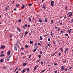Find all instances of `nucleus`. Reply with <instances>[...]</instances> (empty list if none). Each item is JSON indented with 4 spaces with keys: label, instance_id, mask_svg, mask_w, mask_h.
Masks as SVG:
<instances>
[{
    "label": "nucleus",
    "instance_id": "1",
    "mask_svg": "<svg viewBox=\"0 0 73 73\" xmlns=\"http://www.w3.org/2000/svg\"><path fill=\"white\" fill-rule=\"evenodd\" d=\"M17 44H15L14 45V50L15 51H17Z\"/></svg>",
    "mask_w": 73,
    "mask_h": 73
},
{
    "label": "nucleus",
    "instance_id": "2",
    "mask_svg": "<svg viewBox=\"0 0 73 73\" xmlns=\"http://www.w3.org/2000/svg\"><path fill=\"white\" fill-rule=\"evenodd\" d=\"M68 16L69 17H71L72 15V12H68Z\"/></svg>",
    "mask_w": 73,
    "mask_h": 73
},
{
    "label": "nucleus",
    "instance_id": "3",
    "mask_svg": "<svg viewBox=\"0 0 73 73\" xmlns=\"http://www.w3.org/2000/svg\"><path fill=\"white\" fill-rule=\"evenodd\" d=\"M54 1H51V4H50L51 6L53 7V6H54Z\"/></svg>",
    "mask_w": 73,
    "mask_h": 73
},
{
    "label": "nucleus",
    "instance_id": "4",
    "mask_svg": "<svg viewBox=\"0 0 73 73\" xmlns=\"http://www.w3.org/2000/svg\"><path fill=\"white\" fill-rule=\"evenodd\" d=\"M65 69V67H64V66H62V68H61V70L62 71H63V70H64Z\"/></svg>",
    "mask_w": 73,
    "mask_h": 73
},
{
    "label": "nucleus",
    "instance_id": "5",
    "mask_svg": "<svg viewBox=\"0 0 73 73\" xmlns=\"http://www.w3.org/2000/svg\"><path fill=\"white\" fill-rule=\"evenodd\" d=\"M45 6H46V5L45 4H44L43 5L42 8H43L44 9H46V7Z\"/></svg>",
    "mask_w": 73,
    "mask_h": 73
},
{
    "label": "nucleus",
    "instance_id": "6",
    "mask_svg": "<svg viewBox=\"0 0 73 73\" xmlns=\"http://www.w3.org/2000/svg\"><path fill=\"white\" fill-rule=\"evenodd\" d=\"M1 49H4L5 48V46L4 45H2L1 47Z\"/></svg>",
    "mask_w": 73,
    "mask_h": 73
},
{
    "label": "nucleus",
    "instance_id": "7",
    "mask_svg": "<svg viewBox=\"0 0 73 73\" xmlns=\"http://www.w3.org/2000/svg\"><path fill=\"white\" fill-rule=\"evenodd\" d=\"M37 67H38V65H36L35 66L34 68V70H36V68H37Z\"/></svg>",
    "mask_w": 73,
    "mask_h": 73
},
{
    "label": "nucleus",
    "instance_id": "8",
    "mask_svg": "<svg viewBox=\"0 0 73 73\" xmlns=\"http://www.w3.org/2000/svg\"><path fill=\"white\" fill-rule=\"evenodd\" d=\"M29 21V22H32V18H31V17H29V18L28 19Z\"/></svg>",
    "mask_w": 73,
    "mask_h": 73
},
{
    "label": "nucleus",
    "instance_id": "9",
    "mask_svg": "<svg viewBox=\"0 0 73 73\" xmlns=\"http://www.w3.org/2000/svg\"><path fill=\"white\" fill-rule=\"evenodd\" d=\"M37 47H36V48L34 50H33V52H36V50H37Z\"/></svg>",
    "mask_w": 73,
    "mask_h": 73
},
{
    "label": "nucleus",
    "instance_id": "10",
    "mask_svg": "<svg viewBox=\"0 0 73 73\" xmlns=\"http://www.w3.org/2000/svg\"><path fill=\"white\" fill-rule=\"evenodd\" d=\"M47 21H48V18H46L44 20V22H45V23H47Z\"/></svg>",
    "mask_w": 73,
    "mask_h": 73
},
{
    "label": "nucleus",
    "instance_id": "11",
    "mask_svg": "<svg viewBox=\"0 0 73 73\" xmlns=\"http://www.w3.org/2000/svg\"><path fill=\"white\" fill-rule=\"evenodd\" d=\"M68 48H67L65 50V53H67V52H66V51H68Z\"/></svg>",
    "mask_w": 73,
    "mask_h": 73
},
{
    "label": "nucleus",
    "instance_id": "12",
    "mask_svg": "<svg viewBox=\"0 0 73 73\" xmlns=\"http://www.w3.org/2000/svg\"><path fill=\"white\" fill-rule=\"evenodd\" d=\"M10 53H11V52L10 51H9L8 52H7V54L8 55H9V54H10Z\"/></svg>",
    "mask_w": 73,
    "mask_h": 73
},
{
    "label": "nucleus",
    "instance_id": "13",
    "mask_svg": "<svg viewBox=\"0 0 73 73\" xmlns=\"http://www.w3.org/2000/svg\"><path fill=\"white\" fill-rule=\"evenodd\" d=\"M39 21L40 23H42V20H41V19H39Z\"/></svg>",
    "mask_w": 73,
    "mask_h": 73
},
{
    "label": "nucleus",
    "instance_id": "14",
    "mask_svg": "<svg viewBox=\"0 0 73 73\" xmlns=\"http://www.w3.org/2000/svg\"><path fill=\"white\" fill-rule=\"evenodd\" d=\"M40 40H42V36H40Z\"/></svg>",
    "mask_w": 73,
    "mask_h": 73
},
{
    "label": "nucleus",
    "instance_id": "15",
    "mask_svg": "<svg viewBox=\"0 0 73 73\" xmlns=\"http://www.w3.org/2000/svg\"><path fill=\"white\" fill-rule=\"evenodd\" d=\"M56 52H55L53 54H52L51 55V56H52V55H53L52 56H54V55H55V54H56Z\"/></svg>",
    "mask_w": 73,
    "mask_h": 73
},
{
    "label": "nucleus",
    "instance_id": "16",
    "mask_svg": "<svg viewBox=\"0 0 73 73\" xmlns=\"http://www.w3.org/2000/svg\"><path fill=\"white\" fill-rule=\"evenodd\" d=\"M25 49H26L27 48H28V45H25Z\"/></svg>",
    "mask_w": 73,
    "mask_h": 73
},
{
    "label": "nucleus",
    "instance_id": "17",
    "mask_svg": "<svg viewBox=\"0 0 73 73\" xmlns=\"http://www.w3.org/2000/svg\"><path fill=\"white\" fill-rule=\"evenodd\" d=\"M60 50H61V52H63L64 50L62 48H60Z\"/></svg>",
    "mask_w": 73,
    "mask_h": 73
},
{
    "label": "nucleus",
    "instance_id": "18",
    "mask_svg": "<svg viewBox=\"0 0 73 73\" xmlns=\"http://www.w3.org/2000/svg\"><path fill=\"white\" fill-rule=\"evenodd\" d=\"M50 35L52 37H53V33H52V32L51 33Z\"/></svg>",
    "mask_w": 73,
    "mask_h": 73
},
{
    "label": "nucleus",
    "instance_id": "19",
    "mask_svg": "<svg viewBox=\"0 0 73 73\" xmlns=\"http://www.w3.org/2000/svg\"><path fill=\"white\" fill-rule=\"evenodd\" d=\"M17 29L19 31V32H21V30H20V28H19V27L17 28Z\"/></svg>",
    "mask_w": 73,
    "mask_h": 73
},
{
    "label": "nucleus",
    "instance_id": "20",
    "mask_svg": "<svg viewBox=\"0 0 73 73\" xmlns=\"http://www.w3.org/2000/svg\"><path fill=\"white\" fill-rule=\"evenodd\" d=\"M8 10V7H6V8L5 9V11L7 12V10Z\"/></svg>",
    "mask_w": 73,
    "mask_h": 73
},
{
    "label": "nucleus",
    "instance_id": "21",
    "mask_svg": "<svg viewBox=\"0 0 73 73\" xmlns=\"http://www.w3.org/2000/svg\"><path fill=\"white\" fill-rule=\"evenodd\" d=\"M30 44H33V41H30Z\"/></svg>",
    "mask_w": 73,
    "mask_h": 73
},
{
    "label": "nucleus",
    "instance_id": "22",
    "mask_svg": "<svg viewBox=\"0 0 73 73\" xmlns=\"http://www.w3.org/2000/svg\"><path fill=\"white\" fill-rule=\"evenodd\" d=\"M25 72V69L23 70L22 71V73H24Z\"/></svg>",
    "mask_w": 73,
    "mask_h": 73
},
{
    "label": "nucleus",
    "instance_id": "23",
    "mask_svg": "<svg viewBox=\"0 0 73 73\" xmlns=\"http://www.w3.org/2000/svg\"><path fill=\"white\" fill-rule=\"evenodd\" d=\"M25 7V5H23L22 7L23 8V9H24Z\"/></svg>",
    "mask_w": 73,
    "mask_h": 73
},
{
    "label": "nucleus",
    "instance_id": "24",
    "mask_svg": "<svg viewBox=\"0 0 73 73\" xmlns=\"http://www.w3.org/2000/svg\"><path fill=\"white\" fill-rule=\"evenodd\" d=\"M26 65H27V64L24 63L23 64V66H26Z\"/></svg>",
    "mask_w": 73,
    "mask_h": 73
},
{
    "label": "nucleus",
    "instance_id": "25",
    "mask_svg": "<svg viewBox=\"0 0 73 73\" xmlns=\"http://www.w3.org/2000/svg\"><path fill=\"white\" fill-rule=\"evenodd\" d=\"M16 6L17 7H19V6H20V5H19V4H18L17 5H16Z\"/></svg>",
    "mask_w": 73,
    "mask_h": 73
},
{
    "label": "nucleus",
    "instance_id": "26",
    "mask_svg": "<svg viewBox=\"0 0 73 73\" xmlns=\"http://www.w3.org/2000/svg\"><path fill=\"white\" fill-rule=\"evenodd\" d=\"M29 6H32V4L31 3H30L29 4Z\"/></svg>",
    "mask_w": 73,
    "mask_h": 73
},
{
    "label": "nucleus",
    "instance_id": "27",
    "mask_svg": "<svg viewBox=\"0 0 73 73\" xmlns=\"http://www.w3.org/2000/svg\"><path fill=\"white\" fill-rule=\"evenodd\" d=\"M60 32H61V33H64V30H63L62 31L61 30L60 31Z\"/></svg>",
    "mask_w": 73,
    "mask_h": 73
},
{
    "label": "nucleus",
    "instance_id": "28",
    "mask_svg": "<svg viewBox=\"0 0 73 73\" xmlns=\"http://www.w3.org/2000/svg\"><path fill=\"white\" fill-rule=\"evenodd\" d=\"M66 62V59H65V60L63 61V62L64 63H65Z\"/></svg>",
    "mask_w": 73,
    "mask_h": 73
},
{
    "label": "nucleus",
    "instance_id": "29",
    "mask_svg": "<svg viewBox=\"0 0 73 73\" xmlns=\"http://www.w3.org/2000/svg\"><path fill=\"white\" fill-rule=\"evenodd\" d=\"M9 58H9V57L7 58V61H9Z\"/></svg>",
    "mask_w": 73,
    "mask_h": 73
},
{
    "label": "nucleus",
    "instance_id": "30",
    "mask_svg": "<svg viewBox=\"0 0 73 73\" xmlns=\"http://www.w3.org/2000/svg\"><path fill=\"white\" fill-rule=\"evenodd\" d=\"M4 56V54H2L0 55V57H3Z\"/></svg>",
    "mask_w": 73,
    "mask_h": 73
},
{
    "label": "nucleus",
    "instance_id": "31",
    "mask_svg": "<svg viewBox=\"0 0 73 73\" xmlns=\"http://www.w3.org/2000/svg\"><path fill=\"white\" fill-rule=\"evenodd\" d=\"M40 59H39L38 60V61H36V62L37 63H38V62H40Z\"/></svg>",
    "mask_w": 73,
    "mask_h": 73
},
{
    "label": "nucleus",
    "instance_id": "32",
    "mask_svg": "<svg viewBox=\"0 0 73 73\" xmlns=\"http://www.w3.org/2000/svg\"><path fill=\"white\" fill-rule=\"evenodd\" d=\"M50 45H51V44H50L49 43V44H48V46L50 47Z\"/></svg>",
    "mask_w": 73,
    "mask_h": 73
},
{
    "label": "nucleus",
    "instance_id": "33",
    "mask_svg": "<svg viewBox=\"0 0 73 73\" xmlns=\"http://www.w3.org/2000/svg\"><path fill=\"white\" fill-rule=\"evenodd\" d=\"M54 66H56V65H57V63H54Z\"/></svg>",
    "mask_w": 73,
    "mask_h": 73
},
{
    "label": "nucleus",
    "instance_id": "34",
    "mask_svg": "<svg viewBox=\"0 0 73 73\" xmlns=\"http://www.w3.org/2000/svg\"><path fill=\"white\" fill-rule=\"evenodd\" d=\"M40 54H42V51H40Z\"/></svg>",
    "mask_w": 73,
    "mask_h": 73
},
{
    "label": "nucleus",
    "instance_id": "35",
    "mask_svg": "<svg viewBox=\"0 0 73 73\" xmlns=\"http://www.w3.org/2000/svg\"><path fill=\"white\" fill-rule=\"evenodd\" d=\"M61 55V53H59L58 54V55L59 56H60Z\"/></svg>",
    "mask_w": 73,
    "mask_h": 73
},
{
    "label": "nucleus",
    "instance_id": "36",
    "mask_svg": "<svg viewBox=\"0 0 73 73\" xmlns=\"http://www.w3.org/2000/svg\"><path fill=\"white\" fill-rule=\"evenodd\" d=\"M38 45H39L40 46H41V44L39 42L38 43Z\"/></svg>",
    "mask_w": 73,
    "mask_h": 73
},
{
    "label": "nucleus",
    "instance_id": "37",
    "mask_svg": "<svg viewBox=\"0 0 73 73\" xmlns=\"http://www.w3.org/2000/svg\"><path fill=\"white\" fill-rule=\"evenodd\" d=\"M58 27H57V26H55L56 29H58Z\"/></svg>",
    "mask_w": 73,
    "mask_h": 73
},
{
    "label": "nucleus",
    "instance_id": "38",
    "mask_svg": "<svg viewBox=\"0 0 73 73\" xmlns=\"http://www.w3.org/2000/svg\"><path fill=\"white\" fill-rule=\"evenodd\" d=\"M51 22L52 23V24H53V20H51Z\"/></svg>",
    "mask_w": 73,
    "mask_h": 73
},
{
    "label": "nucleus",
    "instance_id": "39",
    "mask_svg": "<svg viewBox=\"0 0 73 73\" xmlns=\"http://www.w3.org/2000/svg\"><path fill=\"white\" fill-rule=\"evenodd\" d=\"M68 71V68H66L65 70V71Z\"/></svg>",
    "mask_w": 73,
    "mask_h": 73
},
{
    "label": "nucleus",
    "instance_id": "40",
    "mask_svg": "<svg viewBox=\"0 0 73 73\" xmlns=\"http://www.w3.org/2000/svg\"><path fill=\"white\" fill-rule=\"evenodd\" d=\"M72 29H70V31H69V33H70V31H72Z\"/></svg>",
    "mask_w": 73,
    "mask_h": 73
},
{
    "label": "nucleus",
    "instance_id": "41",
    "mask_svg": "<svg viewBox=\"0 0 73 73\" xmlns=\"http://www.w3.org/2000/svg\"><path fill=\"white\" fill-rule=\"evenodd\" d=\"M3 59H1V60H0V62H3Z\"/></svg>",
    "mask_w": 73,
    "mask_h": 73
},
{
    "label": "nucleus",
    "instance_id": "42",
    "mask_svg": "<svg viewBox=\"0 0 73 73\" xmlns=\"http://www.w3.org/2000/svg\"><path fill=\"white\" fill-rule=\"evenodd\" d=\"M45 70H43L42 72L41 73H44V72H45Z\"/></svg>",
    "mask_w": 73,
    "mask_h": 73
},
{
    "label": "nucleus",
    "instance_id": "43",
    "mask_svg": "<svg viewBox=\"0 0 73 73\" xmlns=\"http://www.w3.org/2000/svg\"><path fill=\"white\" fill-rule=\"evenodd\" d=\"M50 38H49L48 39V41H50Z\"/></svg>",
    "mask_w": 73,
    "mask_h": 73
},
{
    "label": "nucleus",
    "instance_id": "44",
    "mask_svg": "<svg viewBox=\"0 0 73 73\" xmlns=\"http://www.w3.org/2000/svg\"><path fill=\"white\" fill-rule=\"evenodd\" d=\"M18 69V68H16V69H15V71H14V72H16V70H17V69Z\"/></svg>",
    "mask_w": 73,
    "mask_h": 73
},
{
    "label": "nucleus",
    "instance_id": "45",
    "mask_svg": "<svg viewBox=\"0 0 73 73\" xmlns=\"http://www.w3.org/2000/svg\"><path fill=\"white\" fill-rule=\"evenodd\" d=\"M25 25V27H27V26H28V25L26 24V25Z\"/></svg>",
    "mask_w": 73,
    "mask_h": 73
},
{
    "label": "nucleus",
    "instance_id": "46",
    "mask_svg": "<svg viewBox=\"0 0 73 73\" xmlns=\"http://www.w3.org/2000/svg\"><path fill=\"white\" fill-rule=\"evenodd\" d=\"M71 23H73V19H72L71 20Z\"/></svg>",
    "mask_w": 73,
    "mask_h": 73
},
{
    "label": "nucleus",
    "instance_id": "47",
    "mask_svg": "<svg viewBox=\"0 0 73 73\" xmlns=\"http://www.w3.org/2000/svg\"><path fill=\"white\" fill-rule=\"evenodd\" d=\"M31 55L30 54L29 57V58H31Z\"/></svg>",
    "mask_w": 73,
    "mask_h": 73
},
{
    "label": "nucleus",
    "instance_id": "48",
    "mask_svg": "<svg viewBox=\"0 0 73 73\" xmlns=\"http://www.w3.org/2000/svg\"><path fill=\"white\" fill-rule=\"evenodd\" d=\"M38 57L39 58H41V55H39L38 56Z\"/></svg>",
    "mask_w": 73,
    "mask_h": 73
},
{
    "label": "nucleus",
    "instance_id": "49",
    "mask_svg": "<svg viewBox=\"0 0 73 73\" xmlns=\"http://www.w3.org/2000/svg\"><path fill=\"white\" fill-rule=\"evenodd\" d=\"M41 64H44V62H43L41 61Z\"/></svg>",
    "mask_w": 73,
    "mask_h": 73
},
{
    "label": "nucleus",
    "instance_id": "50",
    "mask_svg": "<svg viewBox=\"0 0 73 73\" xmlns=\"http://www.w3.org/2000/svg\"><path fill=\"white\" fill-rule=\"evenodd\" d=\"M65 36H68V34H66Z\"/></svg>",
    "mask_w": 73,
    "mask_h": 73
},
{
    "label": "nucleus",
    "instance_id": "51",
    "mask_svg": "<svg viewBox=\"0 0 73 73\" xmlns=\"http://www.w3.org/2000/svg\"><path fill=\"white\" fill-rule=\"evenodd\" d=\"M45 49H48V46H46V47H45Z\"/></svg>",
    "mask_w": 73,
    "mask_h": 73
},
{
    "label": "nucleus",
    "instance_id": "52",
    "mask_svg": "<svg viewBox=\"0 0 73 73\" xmlns=\"http://www.w3.org/2000/svg\"><path fill=\"white\" fill-rule=\"evenodd\" d=\"M14 3H15V0H14L13 3H12V4H14Z\"/></svg>",
    "mask_w": 73,
    "mask_h": 73
},
{
    "label": "nucleus",
    "instance_id": "53",
    "mask_svg": "<svg viewBox=\"0 0 73 73\" xmlns=\"http://www.w3.org/2000/svg\"><path fill=\"white\" fill-rule=\"evenodd\" d=\"M57 70L55 71V73H57Z\"/></svg>",
    "mask_w": 73,
    "mask_h": 73
},
{
    "label": "nucleus",
    "instance_id": "54",
    "mask_svg": "<svg viewBox=\"0 0 73 73\" xmlns=\"http://www.w3.org/2000/svg\"><path fill=\"white\" fill-rule=\"evenodd\" d=\"M66 15H65L64 16V18L65 19H66Z\"/></svg>",
    "mask_w": 73,
    "mask_h": 73
},
{
    "label": "nucleus",
    "instance_id": "55",
    "mask_svg": "<svg viewBox=\"0 0 73 73\" xmlns=\"http://www.w3.org/2000/svg\"><path fill=\"white\" fill-rule=\"evenodd\" d=\"M48 36V35H44V37H46V36Z\"/></svg>",
    "mask_w": 73,
    "mask_h": 73
},
{
    "label": "nucleus",
    "instance_id": "56",
    "mask_svg": "<svg viewBox=\"0 0 73 73\" xmlns=\"http://www.w3.org/2000/svg\"><path fill=\"white\" fill-rule=\"evenodd\" d=\"M55 42L54 41L53 42V43H54V45H55Z\"/></svg>",
    "mask_w": 73,
    "mask_h": 73
},
{
    "label": "nucleus",
    "instance_id": "57",
    "mask_svg": "<svg viewBox=\"0 0 73 73\" xmlns=\"http://www.w3.org/2000/svg\"><path fill=\"white\" fill-rule=\"evenodd\" d=\"M60 28H58V31H60Z\"/></svg>",
    "mask_w": 73,
    "mask_h": 73
},
{
    "label": "nucleus",
    "instance_id": "58",
    "mask_svg": "<svg viewBox=\"0 0 73 73\" xmlns=\"http://www.w3.org/2000/svg\"><path fill=\"white\" fill-rule=\"evenodd\" d=\"M27 33H28V32L26 31V32H25V34H27Z\"/></svg>",
    "mask_w": 73,
    "mask_h": 73
},
{
    "label": "nucleus",
    "instance_id": "59",
    "mask_svg": "<svg viewBox=\"0 0 73 73\" xmlns=\"http://www.w3.org/2000/svg\"><path fill=\"white\" fill-rule=\"evenodd\" d=\"M29 68H28V72H29Z\"/></svg>",
    "mask_w": 73,
    "mask_h": 73
},
{
    "label": "nucleus",
    "instance_id": "60",
    "mask_svg": "<svg viewBox=\"0 0 73 73\" xmlns=\"http://www.w3.org/2000/svg\"><path fill=\"white\" fill-rule=\"evenodd\" d=\"M28 27H30V25H28Z\"/></svg>",
    "mask_w": 73,
    "mask_h": 73
},
{
    "label": "nucleus",
    "instance_id": "61",
    "mask_svg": "<svg viewBox=\"0 0 73 73\" xmlns=\"http://www.w3.org/2000/svg\"><path fill=\"white\" fill-rule=\"evenodd\" d=\"M20 21H21V19H19V22H20Z\"/></svg>",
    "mask_w": 73,
    "mask_h": 73
},
{
    "label": "nucleus",
    "instance_id": "62",
    "mask_svg": "<svg viewBox=\"0 0 73 73\" xmlns=\"http://www.w3.org/2000/svg\"><path fill=\"white\" fill-rule=\"evenodd\" d=\"M72 68V67H70V69H71Z\"/></svg>",
    "mask_w": 73,
    "mask_h": 73
},
{
    "label": "nucleus",
    "instance_id": "63",
    "mask_svg": "<svg viewBox=\"0 0 73 73\" xmlns=\"http://www.w3.org/2000/svg\"><path fill=\"white\" fill-rule=\"evenodd\" d=\"M14 11H16V9H14Z\"/></svg>",
    "mask_w": 73,
    "mask_h": 73
},
{
    "label": "nucleus",
    "instance_id": "64",
    "mask_svg": "<svg viewBox=\"0 0 73 73\" xmlns=\"http://www.w3.org/2000/svg\"><path fill=\"white\" fill-rule=\"evenodd\" d=\"M23 28H24V29H25V27H24V26H23Z\"/></svg>",
    "mask_w": 73,
    "mask_h": 73
}]
</instances>
